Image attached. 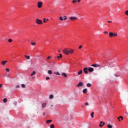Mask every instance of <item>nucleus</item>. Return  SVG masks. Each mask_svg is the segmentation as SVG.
<instances>
[{
	"label": "nucleus",
	"mask_w": 128,
	"mask_h": 128,
	"mask_svg": "<svg viewBox=\"0 0 128 128\" xmlns=\"http://www.w3.org/2000/svg\"><path fill=\"white\" fill-rule=\"evenodd\" d=\"M62 52L64 54H67V55L70 54H72L74 53V50H70V48H64L62 50Z\"/></svg>",
	"instance_id": "1"
},
{
	"label": "nucleus",
	"mask_w": 128,
	"mask_h": 128,
	"mask_svg": "<svg viewBox=\"0 0 128 128\" xmlns=\"http://www.w3.org/2000/svg\"><path fill=\"white\" fill-rule=\"evenodd\" d=\"M109 36L110 38H116V36H118V32H110Z\"/></svg>",
	"instance_id": "2"
},
{
	"label": "nucleus",
	"mask_w": 128,
	"mask_h": 128,
	"mask_svg": "<svg viewBox=\"0 0 128 128\" xmlns=\"http://www.w3.org/2000/svg\"><path fill=\"white\" fill-rule=\"evenodd\" d=\"M36 24H42V21L38 18H36Z\"/></svg>",
	"instance_id": "3"
},
{
	"label": "nucleus",
	"mask_w": 128,
	"mask_h": 128,
	"mask_svg": "<svg viewBox=\"0 0 128 128\" xmlns=\"http://www.w3.org/2000/svg\"><path fill=\"white\" fill-rule=\"evenodd\" d=\"M69 18L72 21L76 20H78V17H76V16H70Z\"/></svg>",
	"instance_id": "4"
},
{
	"label": "nucleus",
	"mask_w": 128,
	"mask_h": 128,
	"mask_svg": "<svg viewBox=\"0 0 128 128\" xmlns=\"http://www.w3.org/2000/svg\"><path fill=\"white\" fill-rule=\"evenodd\" d=\"M42 7V2H38V8H40Z\"/></svg>",
	"instance_id": "5"
},
{
	"label": "nucleus",
	"mask_w": 128,
	"mask_h": 128,
	"mask_svg": "<svg viewBox=\"0 0 128 128\" xmlns=\"http://www.w3.org/2000/svg\"><path fill=\"white\" fill-rule=\"evenodd\" d=\"M105 124H106V123H105L104 122H102V121H101V122H100L99 126H100V128H102V126H104Z\"/></svg>",
	"instance_id": "6"
},
{
	"label": "nucleus",
	"mask_w": 128,
	"mask_h": 128,
	"mask_svg": "<svg viewBox=\"0 0 128 128\" xmlns=\"http://www.w3.org/2000/svg\"><path fill=\"white\" fill-rule=\"evenodd\" d=\"M91 66H94V68H100V65L98 64H93L91 65Z\"/></svg>",
	"instance_id": "7"
},
{
	"label": "nucleus",
	"mask_w": 128,
	"mask_h": 128,
	"mask_svg": "<svg viewBox=\"0 0 128 128\" xmlns=\"http://www.w3.org/2000/svg\"><path fill=\"white\" fill-rule=\"evenodd\" d=\"M88 68H85L83 70L84 74H88Z\"/></svg>",
	"instance_id": "8"
},
{
	"label": "nucleus",
	"mask_w": 128,
	"mask_h": 128,
	"mask_svg": "<svg viewBox=\"0 0 128 128\" xmlns=\"http://www.w3.org/2000/svg\"><path fill=\"white\" fill-rule=\"evenodd\" d=\"M84 86V83H82V82H80L77 85L78 88H80V86Z\"/></svg>",
	"instance_id": "9"
},
{
	"label": "nucleus",
	"mask_w": 128,
	"mask_h": 128,
	"mask_svg": "<svg viewBox=\"0 0 128 128\" xmlns=\"http://www.w3.org/2000/svg\"><path fill=\"white\" fill-rule=\"evenodd\" d=\"M88 70L89 72H94V70L92 68H90L88 69Z\"/></svg>",
	"instance_id": "10"
},
{
	"label": "nucleus",
	"mask_w": 128,
	"mask_h": 128,
	"mask_svg": "<svg viewBox=\"0 0 128 128\" xmlns=\"http://www.w3.org/2000/svg\"><path fill=\"white\" fill-rule=\"evenodd\" d=\"M62 76H64V78H68V75H66V74L64 73V72H62L61 74Z\"/></svg>",
	"instance_id": "11"
},
{
	"label": "nucleus",
	"mask_w": 128,
	"mask_h": 128,
	"mask_svg": "<svg viewBox=\"0 0 128 128\" xmlns=\"http://www.w3.org/2000/svg\"><path fill=\"white\" fill-rule=\"evenodd\" d=\"M120 118L122 120H124V117L122 116H120L118 118V120H119V122H120Z\"/></svg>",
	"instance_id": "12"
},
{
	"label": "nucleus",
	"mask_w": 128,
	"mask_h": 128,
	"mask_svg": "<svg viewBox=\"0 0 128 128\" xmlns=\"http://www.w3.org/2000/svg\"><path fill=\"white\" fill-rule=\"evenodd\" d=\"M83 94H86L88 92V89L84 88L82 90Z\"/></svg>",
	"instance_id": "13"
},
{
	"label": "nucleus",
	"mask_w": 128,
	"mask_h": 128,
	"mask_svg": "<svg viewBox=\"0 0 128 128\" xmlns=\"http://www.w3.org/2000/svg\"><path fill=\"white\" fill-rule=\"evenodd\" d=\"M46 122V124H50V122H52V120H47Z\"/></svg>",
	"instance_id": "14"
},
{
	"label": "nucleus",
	"mask_w": 128,
	"mask_h": 128,
	"mask_svg": "<svg viewBox=\"0 0 128 128\" xmlns=\"http://www.w3.org/2000/svg\"><path fill=\"white\" fill-rule=\"evenodd\" d=\"M42 108H44L46 106V103H44L42 105Z\"/></svg>",
	"instance_id": "15"
},
{
	"label": "nucleus",
	"mask_w": 128,
	"mask_h": 128,
	"mask_svg": "<svg viewBox=\"0 0 128 128\" xmlns=\"http://www.w3.org/2000/svg\"><path fill=\"white\" fill-rule=\"evenodd\" d=\"M6 62H8V60H5V61H2V66H4Z\"/></svg>",
	"instance_id": "16"
},
{
	"label": "nucleus",
	"mask_w": 128,
	"mask_h": 128,
	"mask_svg": "<svg viewBox=\"0 0 128 128\" xmlns=\"http://www.w3.org/2000/svg\"><path fill=\"white\" fill-rule=\"evenodd\" d=\"M94 112H92L90 114V116L92 118H94Z\"/></svg>",
	"instance_id": "17"
},
{
	"label": "nucleus",
	"mask_w": 128,
	"mask_h": 128,
	"mask_svg": "<svg viewBox=\"0 0 128 128\" xmlns=\"http://www.w3.org/2000/svg\"><path fill=\"white\" fill-rule=\"evenodd\" d=\"M59 56H57L58 58H62V54H60Z\"/></svg>",
	"instance_id": "18"
},
{
	"label": "nucleus",
	"mask_w": 128,
	"mask_h": 128,
	"mask_svg": "<svg viewBox=\"0 0 128 128\" xmlns=\"http://www.w3.org/2000/svg\"><path fill=\"white\" fill-rule=\"evenodd\" d=\"M25 58H26V60H30V56L25 55Z\"/></svg>",
	"instance_id": "19"
},
{
	"label": "nucleus",
	"mask_w": 128,
	"mask_h": 128,
	"mask_svg": "<svg viewBox=\"0 0 128 128\" xmlns=\"http://www.w3.org/2000/svg\"><path fill=\"white\" fill-rule=\"evenodd\" d=\"M48 74H52V70H48Z\"/></svg>",
	"instance_id": "20"
},
{
	"label": "nucleus",
	"mask_w": 128,
	"mask_h": 128,
	"mask_svg": "<svg viewBox=\"0 0 128 128\" xmlns=\"http://www.w3.org/2000/svg\"><path fill=\"white\" fill-rule=\"evenodd\" d=\"M54 74H56V76H60V74L58 72H54Z\"/></svg>",
	"instance_id": "21"
},
{
	"label": "nucleus",
	"mask_w": 128,
	"mask_h": 128,
	"mask_svg": "<svg viewBox=\"0 0 128 128\" xmlns=\"http://www.w3.org/2000/svg\"><path fill=\"white\" fill-rule=\"evenodd\" d=\"M86 86H88V88H90V86H92V84H90V83H88L86 84Z\"/></svg>",
	"instance_id": "22"
},
{
	"label": "nucleus",
	"mask_w": 128,
	"mask_h": 128,
	"mask_svg": "<svg viewBox=\"0 0 128 128\" xmlns=\"http://www.w3.org/2000/svg\"><path fill=\"white\" fill-rule=\"evenodd\" d=\"M52 66H56V62H54V60H52Z\"/></svg>",
	"instance_id": "23"
},
{
	"label": "nucleus",
	"mask_w": 128,
	"mask_h": 128,
	"mask_svg": "<svg viewBox=\"0 0 128 128\" xmlns=\"http://www.w3.org/2000/svg\"><path fill=\"white\" fill-rule=\"evenodd\" d=\"M82 74V70H80L78 72V76H80Z\"/></svg>",
	"instance_id": "24"
},
{
	"label": "nucleus",
	"mask_w": 128,
	"mask_h": 128,
	"mask_svg": "<svg viewBox=\"0 0 128 128\" xmlns=\"http://www.w3.org/2000/svg\"><path fill=\"white\" fill-rule=\"evenodd\" d=\"M36 74V72L34 71L32 74H30L31 76H34Z\"/></svg>",
	"instance_id": "25"
},
{
	"label": "nucleus",
	"mask_w": 128,
	"mask_h": 128,
	"mask_svg": "<svg viewBox=\"0 0 128 128\" xmlns=\"http://www.w3.org/2000/svg\"><path fill=\"white\" fill-rule=\"evenodd\" d=\"M64 20H68V17L66 16H64Z\"/></svg>",
	"instance_id": "26"
},
{
	"label": "nucleus",
	"mask_w": 128,
	"mask_h": 128,
	"mask_svg": "<svg viewBox=\"0 0 128 128\" xmlns=\"http://www.w3.org/2000/svg\"><path fill=\"white\" fill-rule=\"evenodd\" d=\"M50 100H52V98H54V95L50 94Z\"/></svg>",
	"instance_id": "27"
},
{
	"label": "nucleus",
	"mask_w": 128,
	"mask_h": 128,
	"mask_svg": "<svg viewBox=\"0 0 128 128\" xmlns=\"http://www.w3.org/2000/svg\"><path fill=\"white\" fill-rule=\"evenodd\" d=\"M4 102H8V99L6 98H4L3 100Z\"/></svg>",
	"instance_id": "28"
},
{
	"label": "nucleus",
	"mask_w": 128,
	"mask_h": 128,
	"mask_svg": "<svg viewBox=\"0 0 128 128\" xmlns=\"http://www.w3.org/2000/svg\"><path fill=\"white\" fill-rule=\"evenodd\" d=\"M108 128H112V125L108 124Z\"/></svg>",
	"instance_id": "29"
},
{
	"label": "nucleus",
	"mask_w": 128,
	"mask_h": 128,
	"mask_svg": "<svg viewBox=\"0 0 128 128\" xmlns=\"http://www.w3.org/2000/svg\"><path fill=\"white\" fill-rule=\"evenodd\" d=\"M50 128H54V124H52L50 126Z\"/></svg>",
	"instance_id": "30"
},
{
	"label": "nucleus",
	"mask_w": 128,
	"mask_h": 128,
	"mask_svg": "<svg viewBox=\"0 0 128 128\" xmlns=\"http://www.w3.org/2000/svg\"><path fill=\"white\" fill-rule=\"evenodd\" d=\"M8 42H12V38H9V39L8 40Z\"/></svg>",
	"instance_id": "31"
},
{
	"label": "nucleus",
	"mask_w": 128,
	"mask_h": 128,
	"mask_svg": "<svg viewBox=\"0 0 128 128\" xmlns=\"http://www.w3.org/2000/svg\"><path fill=\"white\" fill-rule=\"evenodd\" d=\"M21 86L22 88H26V84H22Z\"/></svg>",
	"instance_id": "32"
},
{
	"label": "nucleus",
	"mask_w": 128,
	"mask_h": 128,
	"mask_svg": "<svg viewBox=\"0 0 128 128\" xmlns=\"http://www.w3.org/2000/svg\"><path fill=\"white\" fill-rule=\"evenodd\" d=\"M59 20H64V19L62 18V16H60Z\"/></svg>",
	"instance_id": "33"
},
{
	"label": "nucleus",
	"mask_w": 128,
	"mask_h": 128,
	"mask_svg": "<svg viewBox=\"0 0 128 128\" xmlns=\"http://www.w3.org/2000/svg\"><path fill=\"white\" fill-rule=\"evenodd\" d=\"M46 80H50V78L49 76L46 77Z\"/></svg>",
	"instance_id": "34"
},
{
	"label": "nucleus",
	"mask_w": 128,
	"mask_h": 128,
	"mask_svg": "<svg viewBox=\"0 0 128 128\" xmlns=\"http://www.w3.org/2000/svg\"><path fill=\"white\" fill-rule=\"evenodd\" d=\"M125 14H126V16H128V10L125 12Z\"/></svg>",
	"instance_id": "35"
},
{
	"label": "nucleus",
	"mask_w": 128,
	"mask_h": 128,
	"mask_svg": "<svg viewBox=\"0 0 128 128\" xmlns=\"http://www.w3.org/2000/svg\"><path fill=\"white\" fill-rule=\"evenodd\" d=\"M31 44H32V46H35V44H36V42H31Z\"/></svg>",
	"instance_id": "36"
},
{
	"label": "nucleus",
	"mask_w": 128,
	"mask_h": 128,
	"mask_svg": "<svg viewBox=\"0 0 128 128\" xmlns=\"http://www.w3.org/2000/svg\"><path fill=\"white\" fill-rule=\"evenodd\" d=\"M6 72H10V68H6Z\"/></svg>",
	"instance_id": "37"
},
{
	"label": "nucleus",
	"mask_w": 128,
	"mask_h": 128,
	"mask_svg": "<svg viewBox=\"0 0 128 128\" xmlns=\"http://www.w3.org/2000/svg\"><path fill=\"white\" fill-rule=\"evenodd\" d=\"M78 2V0H72L73 4H74V2Z\"/></svg>",
	"instance_id": "38"
},
{
	"label": "nucleus",
	"mask_w": 128,
	"mask_h": 128,
	"mask_svg": "<svg viewBox=\"0 0 128 128\" xmlns=\"http://www.w3.org/2000/svg\"><path fill=\"white\" fill-rule=\"evenodd\" d=\"M46 19L45 18H44L43 22H46Z\"/></svg>",
	"instance_id": "39"
},
{
	"label": "nucleus",
	"mask_w": 128,
	"mask_h": 128,
	"mask_svg": "<svg viewBox=\"0 0 128 128\" xmlns=\"http://www.w3.org/2000/svg\"><path fill=\"white\" fill-rule=\"evenodd\" d=\"M88 104H88V102L85 103V105H86V106H88Z\"/></svg>",
	"instance_id": "40"
},
{
	"label": "nucleus",
	"mask_w": 128,
	"mask_h": 128,
	"mask_svg": "<svg viewBox=\"0 0 128 128\" xmlns=\"http://www.w3.org/2000/svg\"><path fill=\"white\" fill-rule=\"evenodd\" d=\"M47 58H48V60H50V58H52V56H49Z\"/></svg>",
	"instance_id": "41"
},
{
	"label": "nucleus",
	"mask_w": 128,
	"mask_h": 128,
	"mask_svg": "<svg viewBox=\"0 0 128 128\" xmlns=\"http://www.w3.org/2000/svg\"><path fill=\"white\" fill-rule=\"evenodd\" d=\"M82 48V46H80L79 47H78V48L80 49V48Z\"/></svg>",
	"instance_id": "42"
},
{
	"label": "nucleus",
	"mask_w": 128,
	"mask_h": 128,
	"mask_svg": "<svg viewBox=\"0 0 128 128\" xmlns=\"http://www.w3.org/2000/svg\"><path fill=\"white\" fill-rule=\"evenodd\" d=\"M16 88H20V86H19V85H17V86H16Z\"/></svg>",
	"instance_id": "43"
},
{
	"label": "nucleus",
	"mask_w": 128,
	"mask_h": 128,
	"mask_svg": "<svg viewBox=\"0 0 128 128\" xmlns=\"http://www.w3.org/2000/svg\"><path fill=\"white\" fill-rule=\"evenodd\" d=\"M104 34H108V32H106V31H105V32H104Z\"/></svg>",
	"instance_id": "44"
},
{
	"label": "nucleus",
	"mask_w": 128,
	"mask_h": 128,
	"mask_svg": "<svg viewBox=\"0 0 128 128\" xmlns=\"http://www.w3.org/2000/svg\"><path fill=\"white\" fill-rule=\"evenodd\" d=\"M43 115L44 116H46V112H44V113H43Z\"/></svg>",
	"instance_id": "45"
},
{
	"label": "nucleus",
	"mask_w": 128,
	"mask_h": 128,
	"mask_svg": "<svg viewBox=\"0 0 128 128\" xmlns=\"http://www.w3.org/2000/svg\"><path fill=\"white\" fill-rule=\"evenodd\" d=\"M2 84H0V88H2Z\"/></svg>",
	"instance_id": "46"
},
{
	"label": "nucleus",
	"mask_w": 128,
	"mask_h": 128,
	"mask_svg": "<svg viewBox=\"0 0 128 128\" xmlns=\"http://www.w3.org/2000/svg\"><path fill=\"white\" fill-rule=\"evenodd\" d=\"M108 22L110 23V22H112V21H108Z\"/></svg>",
	"instance_id": "47"
},
{
	"label": "nucleus",
	"mask_w": 128,
	"mask_h": 128,
	"mask_svg": "<svg viewBox=\"0 0 128 128\" xmlns=\"http://www.w3.org/2000/svg\"><path fill=\"white\" fill-rule=\"evenodd\" d=\"M78 2H80V0H78Z\"/></svg>",
	"instance_id": "48"
},
{
	"label": "nucleus",
	"mask_w": 128,
	"mask_h": 128,
	"mask_svg": "<svg viewBox=\"0 0 128 128\" xmlns=\"http://www.w3.org/2000/svg\"><path fill=\"white\" fill-rule=\"evenodd\" d=\"M46 20L47 22H48V19H46Z\"/></svg>",
	"instance_id": "49"
},
{
	"label": "nucleus",
	"mask_w": 128,
	"mask_h": 128,
	"mask_svg": "<svg viewBox=\"0 0 128 128\" xmlns=\"http://www.w3.org/2000/svg\"><path fill=\"white\" fill-rule=\"evenodd\" d=\"M58 52H60V50H58Z\"/></svg>",
	"instance_id": "50"
},
{
	"label": "nucleus",
	"mask_w": 128,
	"mask_h": 128,
	"mask_svg": "<svg viewBox=\"0 0 128 128\" xmlns=\"http://www.w3.org/2000/svg\"><path fill=\"white\" fill-rule=\"evenodd\" d=\"M51 106H54V105H51Z\"/></svg>",
	"instance_id": "51"
},
{
	"label": "nucleus",
	"mask_w": 128,
	"mask_h": 128,
	"mask_svg": "<svg viewBox=\"0 0 128 128\" xmlns=\"http://www.w3.org/2000/svg\"><path fill=\"white\" fill-rule=\"evenodd\" d=\"M126 114H128V112H126Z\"/></svg>",
	"instance_id": "52"
}]
</instances>
